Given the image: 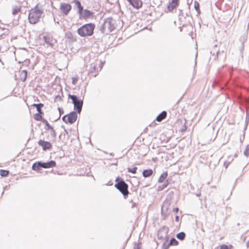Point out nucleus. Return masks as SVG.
<instances>
[{
  "instance_id": "f257e3e1",
  "label": "nucleus",
  "mask_w": 249,
  "mask_h": 249,
  "mask_svg": "<svg viewBox=\"0 0 249 249\" xmlns=\"http://www.w3.org/2000/svg\"><path fill=\"white\" fill-rule=\"evenodd\" d=\"M115 20L112 18H107L104 20V23L100 27V31L102 34H108L112 32L115 28Z\"/></svg>"
},
{
  "instance_id": "f03ea898",
  "label": "nucleus",
  "mask_w": 249,
  "mask_h": 249,
  "mask_svg": "<svg viewBox=\"0 0 249 249\" xmlns=\"http://www.w3.org/2000/svg\"><path fill=\"white\" fill-rule=\"evenodd\" d=\"M42 14L43 11L39 9L37 5H36L29 11L28 15L29 22L32 24L37 23L39 21Z\"/></svg>"
},
{
  "instance_id": "7ed1b4c3",
  "label": "nucleus",
  "mask_w": 249,
  "mask_h": 249,
  "mask_svg": "<svg viewBox=\"0 0 249 249\" xmlns=\"http://www.w3.org/2000/svg\"><path fill=\"white\" fill-rule=\"evenodd\" d=\"M95 27V25L94 23H87L77 29V33L82 37L91 36L93 34Z\"/></svg>"
},
{
  "instance_id": "20e7f679",
  "label": "nucleus",
  "mask_w": 249,
  "mask_h": 249,
  "mask_svg": "<svg viewBox=\"0 0 249 249\" xmlns=\"http://www.w3.org/2000/svg\"><path fill=\"white\" fill-rule=\"evenodd\" d=\"M116 183L115 184L114 186L118 189L123 195L124 199H126L129 192L128 190V185L125 183L124 180L119 177L116 179Z\"/></svg>"
},
{
  "instance_id": "39448f33",
  "label": "nucleus",
  "mask_w": 249,
  "mask_h": 249,
  "mask_svg": "<svg viewBox=\"0 0 249 249\" xmlns=\"http://www.w3.org/2000/svg\"><path fill=\"white\" fill-rule=\"evenodd\" d=\"M68 97L72 100V103L74 106V109L78 113L80 114L81 112L83 105V100L79 98L77 96L75 95L69 94Z\"/></svg>"
},
{
  "instance_id": "423d86ee",
  "label": "nucleus",
  "mask_w": 249,
  "mask_h": 249,
  "mask_svg": "<svg viewBox=\"0 0 249 249\" xmlns=\"http://www.w3.org/2000/svg\"><path fill=\"white\" fill-rule=\"evenodd\" d=\"M217 45H214L213 48L211 51V53L213 54L212 56L214 60H223L226 58V53L224 50L220 51L219 49L217 50Z\"/></svg>"
},
{
  "instance_id": "0eeeda50",
  "label": "nucleus",
  "mask_w": 249,
  "mask_h": 249,
  "mask_svg": "<svg viewBox=\"0 0 249 249\" xmlns=\"http://www.w3.org/2000/svg\"><path fill=\"white\" fill-rule=\"evenodd\" d=\"M77 112L74 111L71 112L70 113L64 115L62 117V120L66 124H73L77 118Z\"/></svg>"
},
{
  "instance_id": "6e6552de",
  "label": "nucleus",
  "mask_w": 249,
  "mask_h": 249,
  "mask_svg": "<svg viewBox=\"0 0 249 249\" xmlns=\"http://www.w3.org/2000/svg\"><path fill=\"white\" fill-rule=\"evenodd\" d=\"M169 231V229L167 226H163L161 228L158 232V238L159 239L162 240L164 239H168L167 234Z\"/></svg>"
},
{
  "instance_id": "1a4fd4ad",
  "label": "nucleus",
  "mask_w": 249,
  "mask_h": 249,
  "mask_svg": "<svg viewBox=\"0 0 249 249\" xmlns=\"http://www.w3.org/2000/svg\"><path fill=\"white\" fill-rule=\"evenodd\" d=\"M78 14L79 15V18L80 19H87L93 16L92 12L88 9H84V8Z\"/></svg>"
},
{
  "instance_id": "9d476101",
  "label": "nucleus",
  "mask_w": 249,
  "mask_h": 249,
  "mask_svg": "<svg viewBox=\"0 0 249 249\" xmlns=\"http://www.w3.org/2000/svg\"><path fill=\"white\" fill-rule=\"evenodd\" d=\"M170 205V200H166L163 203L161 207V214L165 218L169 214L168 211L169 207Z\"/></svg>"
},
{
  "instance_id": "9b49d317",
  "label": "nucleus",
  "mask_w": 249,
  "mask_h": 249,
  "mask_svg": "<svg viewBox=\"0 0 249 249\" xmlns=\"http://www.w3.org/2000/svg\"><path fill=\"white\" fill-rule=\"evenodd\" d=\"M60 9L64 15H68L71 9V6L69 3H62L60 4Z\"/></svg>"
},
{
  "instance_id": "f8f14e48",
  "label": "nucleus",
  "mask_w": 249,
  "mask_h": 249,
  "mask_svg": "<svg viewBox=\"0 0 249 249\" xmlns=\"http://www.w3.org/2000/svg\"><path fill=\"white\" fill-rule=\"evenodd\" d=\"M38 144L39 146H41L44 151L50 150L52 148L51 143L48 141L40 140L38 142Z\"/></svg>"
},
{
  "instance_id": "ddd939ff",
  "label": "nucleus",
  "mask_w": 249,
  "mask_h": 249,
  "mask_svg": "<svg viewBox=\"0 0 249 249\" xmlns=\"http://www.w3.org/2000/svg\"><path fill=\"white\" fill-rule=\"evenodd\" d=\"M40 161L41 166L42 168H50L56 166V162L55 161L52 160L47 162Z\"/></svg>"
},
{
  "instance_id": "4468645a",
  "label": "nucleus",
  "mask_w": 249,
  "mask_h": 249,
  "mask_svg": "<svg viewBox=\"0 0 249 249\" xmlns=\"http://www.w3.org/2000/svg\"><path fill=\"white\" fill-rule=\"evenodd\" d=\"M129 3L134 8L136 9L141 7L142 4V1L141 0H131Z\"/></svg>"
},
{
  "instance_id": "2eb2a0df",
  "label": "nucleus",
  "mask_w": 249,
  "mask_h": 249,
  "mask_svg": "<svg viewBox=\"0 0 249 249\" xmlns=\"http://www.w3.org/2000/svg\"><path fill=\"white\" fill-rule=\"evenodd\" d=\"M44 39L45 41V42L48 44L49 46L51 47L52 48L53 47L54 42L53 41V38H51L50 37L48 36H44Z\"/></svg>"
},
{
  "instance_id": "dca6fc26",
  "label": "nucleus",
  "mask_w": 249,
  "mask_h": 249,
  "mask_svg": "<svg viewBox=\"0 0 249 249\" xmlns=\"http://www.w3.org/2000/svg\"><path fill=\"white\" fill-rule=\"evenodd\" d=\"M178 0H172V1L169 4L167 8L171 11L176 8L178 4Z\"/></svg>"
},
{
  "instance_id": "f3484780",
  "label": "nucleus",
  "mask_w": 249,
  "mask_h": 249,
  "mask_svg": "<svg viewBox=\"0 0 249 249\" xmlns=\"http://www.w3.org/2000/svg\"><path fill=\"white\" fill-rule=\"evenodd\" d=\"M32 168L33 170L36 171H39L41 169L42 166H41L40 161H37L35 162L32 167Z\"/></svg>"
},
{
  "instance_id": "a211bd4d",
  "label": "nucleus",
  "mask_w": 249,
  "mask_h": 249,
  "mask_svg": "<svg viewBox=\"0 0 249 249\" xmlns=\"http://www.w3.org/2000/svg\"><path fill=\"white\" fill-rule=\"evenodd\" d=\"M153 171L152 169H145L142 172V176L144 178H148L152 175Z\"/></svg>"
},
{
  "instance_id": "6ab92c4d",
  "label": "nucleus",
  "mask_w": 249,
  "mask_h": 249,
  "mask_svg": "<svg viewBox=\"0 0 249 249\" xmlns=\"http://www.w3.org/2000/svg\"><path fill=\"white\" fill-rule=\"evenodd\" d=\"M167 115V112L166 111H162L156 118V120L158 122H161L164 119Z\"/></svg>"
},
{
  "instance_id": "aec40b11",
  "label": "nucleus",
  "mask_w": 249,
  "mask_h": 249,
  "mask_svg": "<svg viewBox=\"0 0 249 249\" xmlns=\"http://www.w3.org/2000/svg\"><path fill=\"white\" fill-rule=\"evenodd\" d=\"M72 2H74L77 8V13H79L80 11L83 10V6L82 5L80 1L79 0H73Z\"/></svg>"
},
{
  "instance_id": "412c9836",
  "label": "nucleus",
  "mask_w": 249,
  "mask_h": 249,
  "mask_svg": "<svg viewBox=\"0 0 249 249\" xmlns=\"http://www.w3.org/2000/svg\"><path fill=\"white\" fill-rule=\"evenodd\" d=\"M168 176V173L167 172H165L163 173L160 177L158 179V182L162 183L164 181L165 179L167 178Z\"/></svg>"
},
{
  "instance_id": "4be33fe9",
  "label": "nucleus",
  "mask_w": 249,
  "mask_h": 249,
  "mask_svg": "<svg viewBox=\"0 0 249 249\" xmlns=\"http://www.w3.org/2000/svg\"><path fill=\"white\" fill-rule=\"evenodd\" d=\"M96 66H97V63H93L90 65L89 72L90 73H92L94 72L97 71H98V69L96 70Z\"/></svg>"
},
{
  "instance_id": "5701e85b",
  "label": "nucleus",
  "mask_w": 249,
  "mask_h": 249,
  "mask_svg": "<svg viewBox=\"0 0 249 249\" xmlns=\"http://www.w3.org/2000/svg\"><path fill=\"white\" fill-rule=\"evenodd\" d=\"M66 36L68 38V39L71 41H75L76 40V37L74 36L73 34L70 32H69L66 34Z\"/></svg>"
},
{
  "instance_id": "b1692460",
  "label": "nucleus",
  "mask_w": 249,
  "mask_h": 249,
  "mask_svg": "<svg viewBox=\"0 0 249 249\" xmlns=\"http://www.w3.org/2000/svg\"><path fill=\"white\" fill-rule=\"evenodd\" d=\"M185 236H186V234L183 231H181V232L178 233L176 235L177 238L181 241L185 239Z\"/></svg>"
},
{
  "instance_id": "393cba45",
  "label": "nucleus",
  "mask_w": 249,
  "mask_h": 249,
  "mask_svg": "<svg viewBox=\"0 0 249 249\" xmlns=\"http://www.w3.org/2000/svg\"><path fill=\"white\" fill-rule=\"evenodd\" d=\"M27 71L26 70H23L20 74L21 80L23 82L25 81L27 76Z\"/></svg>"
},
{
  "instance_id": "a878e982",
  "label": "nucleus",
  "mask_w": 249,
  "mask_h": 249,
  "mask_svg": "<svg viewBox=\"0 0 249 249\" xmlns=\"http://www.w3.org/2000/svg\"><path fill=\"white\" fill-rule=\"evenodd\" d=\"M169 184V183L168 182V180L167 179V180H166V182L164 184H163L162 185H161L160 186H158V191H162L164 189H165L168 186Z\"/></svg>"
},
{
  "instance_id": "bb28decb",
  "label": "nucleus",
  "mask_w": 249,
  "mask_h": 249,
  "mask_svg": "<svg viewBox=\"0 0 249 249\" xmlns=\"http://www.w3.org/2000/svg\"><path fill=\"white\" fill-rule=\"evenodd\" d=\"M194 8L197 13V15H199L200 14V10L199 9V4L196 0H195L194 1Z\"/></svg>"
},
{
  "instance_id": "cd10ccee",
  "label": "nucleus",
  "mask_w": 249,
  "mask_h": 249,
  "mask_svg": "<svg viewBox=\"0 0 249 249\" xmlns=\"http://www.w3.org/2000/svg\"><path fill=\"white\" fill-rule=\"evenodd\" d=\"M9 174V171L6 170L0 169V175L2 177H5L8 176Z\"/></svg>"
},
{
  "instance_id": "c85d7f7f",
  "label": "nucleus",
  "mask_w": 249,
  "mask_h": 249,
  "mask_svg": "<svg viewBox=\"0 0 249 249\" xmlns=\"http://www.w3.org/2000/svg\"><path fill=\"white\" fill-rule=\"evenodd\" d=\"M178 244V242L175 238L173 237L171 238L169 242V245L170 246H177Z\"/></svg>"
},
{
  "instance_id": "c756f323",
  "label": "nucleus",
  "mask_w": 249,
  "mask_h": 249,
  "mask_svg": "<svg viewBox=\"0 0 249 249\" xmlns=\"http://www.w3.org/2000/svg\"><path fill=\"white\" fill-rule=\"evenodd\" d=\"M34 119L36 121H39L42 122L44 118H43L41 115H40V113H36L34 115Z\"/></svg>"
},
{
  "instance_id": "7c9ffc66",
  "label": "nucleus",
  "mask_w": 249,
  "mask_h": 249,
  "mask_svg": "<svg viewBox=\"0 0 249 249\" xmlns=\"http://www.w3.org/2000/svg\"><path fill=\"white\" fill-rule=\"evenodd\" d=\"M48 130H50V134L52 137L53 139H55L56 136V133L55 131L54 130L53 128V127H51V128H49Z\"/></svg>"
},
{
  "instance_id": "2f4dec72",
  "label": "nucleus",
  "mask_w": 249,
  "mask_h": 249,
  "mask_svg": "<svg viewBox=\"0 0 249 249\" xmlns=\"http://www.w3.org/2000/svg\"><path fill=\"white\" fill-rule=\"evenodd\" d=\"M168 239H166L165 242H164L162 246V249H168L169 247L170 246L169 245V243H167Z\"/></svg>"
},
{
  "instance_id": "473e14b6",
  "label": "nucleus",
  "mask_w": 249,
  "mask_h": 249,
  "mask_svg": "<svg viewBox=\"0 0 249 249\" xmlns=\"http://www.w3.org/2000/svg\"><path fill=\"white\" fill-rule=\"evenodd\" d=\"M21 11L20 7H17L13 9L12 13L13 15H16Z\"/></svg>"
},
{
  "instance_id": "72a5a7b5",
  "label": "nucleus",
  "mask_w": 249,
  "mask_h": 249,
  "mask_svg": "<svg viewBox=\"0 0 249 249\" xmlns=\"http://www.w3.org/2000/svg\"><path fill=\"white\" fill-rule=\"evenodd\" d=\"M137 170V167H134L132 168L128 167L127 168V171L129 173H133V174H135L136 173Z\"/></svg>"
},
{
  "instance_id": "f704fd0d",
  "label": "nucleus",
  "mask_w": 249,
  "mask_h": 249,
  "mask_svg": "<svg viewBox=\"0 0 249 249\" xmlns=\"http://www.w3.org/2000/svg\"><path fill=\"white\" fill-rule=\"evenodd\" d=\"M42 123H43L45 126L47 127L46 128V129H49V128H51V127H52L48 123V122L45 119H43V120L42 121Z\"/></svg>"
},
{
  "instance_id": "c9c22d12",
  "label": "nucleus",
  "mask_w": 249,
  "mask_h": 249,
  "mask_svg": "<svg viewBox=\"0 0 249 249\" xmlns=\"http://www.w3.org/2000/svg\"><path fill=\"white\" fill-rule=\"evenodd\" d=\"M244 155L248 157L249 156V145H247L244 152Z\"/></svg>"
},
{
  "instance_id": "e433bc0d",
  "label": "nucleus",
  "mask_w": 249,
  "mask_h": 249,
  "mask_svg": "<svg viewBox=\"0 0 249 249\" xmlns=\"http://www.w3.org/2000/svg\"><path fill=\"white\" fill-rule=\"evenodd\" d=\"M37 107H36V110L39 111L41 110V108L44 106V105L42 103H39L37 104Z\"/></svg>"
},
{
  "instance_id": "4c0bfd02",
  "label": "nucleus",
  "mask_w": 249,
  "mask_h": 249,
  "mask_svg": "<svg viewBox=\"0 0 249 249\" xmlns=\"http://www.w3.org/2000/svg\"><path fill=\"white\" fill-rule=\"evenodd\" d=\"M78 80V78L77 77H72V83L73 85H75Z\"/></svg>"
},
{
  "instance_id": "58836bf2",
  "label": "nucleus",
  "mask_w": 249,
  "mask_h": 249,
  "mask_svg": "<svg viewBox=\"0 0 249 249\" xmlns=\"http://www.w3.org/2000/svg\"><path fill=\"white\" fill-rule=\"evenodd\" d=\"M249 120V112H248V111H247V112H246V125L248 124Z\"/></svg>"
},
{
  "instance_id": "ea45409f",
  "label": "nucleus",
  "mask_w": 249,
  "mask_h": 249,
  "mask_svg": "<svg viewBox=\"0 0 249 249\" xmlns=\"http://www.w3.org/2000/svg\"><path fill=\"white\" fill-rule=\"evenodd\" d=\"M173 195H174L173 191H170L168 194V197H169L170 198V199L171 200L173 197Z\"/></svg>"
},
{
  "instance_id": "a19ab883",
  "label": "nucleus",
  "mask_w": 249,
  "mask_h": 249,
  "mask_svg": "<svg viewBox=\"0 0 249 249\" xmlns=\"http://www.w3.org/2000/svg\"><path fill=\"white\" fill-rule=\"evenodd\" d=\"M141 243H138L137 245H136L134 249H141Z\"/></svg>"
},
{
  "instance_id": "79ce46f5",
  "label": "nucleus",
  "mask_w": 249,
  "mask_h": 249,
  "mask_svg": "<svg viewBox=\"0 0 249 249\" xmlns=\"http://www.w3.org/2000/svg\"><path fill=\"white\" fill-rule=\"evenodd\" d=\"M62 100V98L59 95L56 96L55 98V101H60Z\"/></svg>"
},
{
  "instance_id": "37998d69",
  "label": "nucleus",
  "mask_w": 249,
  "mask_h": 249,
  "mask_svg": "<svg viewBox=\"0 0 249 249\" xmlns=\"http://www.w3.org/2000/svg\"><path fill=\"white\" fill-rule=\"evenodd\" d=\"M187 128V127L186 125H185V124H184V125H183L181 129V131L184 132L186 130Z\"/></svg>"
},
{
  "instance_id": "c03bdc74",
  "label": "nucleus",
  "mask_w": 249,
  "mask_h": 249,
  "mask_svg": "<svg viewBox=\"0 0 249 249\" xmlns=\"http://www.w3.org/2000/svg\"><path fill=\"white\" fill-rule=\"evenodd\" d=\"M220 249H228V246L226 245H222L220 246Z\"/></svg>"
},
{
  "instance_id": "a18cd8bd",
  "label": "nucleus",
  "mask_w": 249,
  "mask_h": 249,
  "mask_svg": "<svg viewBox=\"0 0 249 249\" xmlns=\"http://www.w3.org/2000/svg\"><path fill=\"white\" fill-rule=\"evenodd\" d=\"M61 127L64 128V132H65V134H67L68 135V131L64 127V125H62L61 126Z\"/></svg>"
},
{
  "instance_id": "49530a36",
  "label": "nucleus",
  "mask_w": 249,
  "mask_h": 249,
  "mask_svg": "<svg viewBox=\"0 0 249 249\" xmlns=\"http://www.w3.org/2000/svg\"><path fill=\"white\" fill-rule=\"evenodd\" d=\"M178 211H179V209L177 207L173 209V211L176 213H178Z\"/></svg>"
},
{
  "instance_id": "de8ad7c7",
  "label": "nucleus",
  "mask_w": 249,
  "mask_h": 249,
  "mask_svg": "<svg viewBox=\"0 0 249 249\" xmlns=\"http://www.w3.org/2000/svg\"><path fill=\"white\" fill-rule=\"evenodd\" d=\"M179 219V217L178 215H176L175 216V221L177 222H178Z\"/></svg>"
},
{
  "instance_id": "09e8293b",
  "label": "nucleus",
  "mask_w": 249,
  "mask_h": 249,
  "mask_svg": "<svg viewBox=\"0 0 249 249\" xmlns=\"http://www.w3.org/2000/svg\"><path fill=\"white\" fill-rule=\"evenodd\" d=\"M38 113V114H39V113H40V115H41V116H42V115H43V114H44V113H43V112L42 111V110H40V111H38V113Z\"/></svg>"
},
{
  "instance_id": "8fccbe9b",
  "label": "nucleus",
  "mask_w": 249,
  "mask_h": 249,
  "mask_svg": "<svg viewBox=\"0 0 249 249\" xmlns=\"http://www.w3.org/2000/svg\"><path fill=\"white\" fill-rule=\"evenodd\" d=\"M58 110L59 111L60 114H61V113L63 112V109L62 108H61L60 107H58Z\"/></svg>"
},
{
  "instance_id": "3c124183",
  "label": "nucleus",
  "mask_w": 249,
  "mask_h": 249,
  "mask_svg": "<svg viewBox=\"0 0 249 249\" xmlns=\"http://www.w3.org/2000/svg\"><path fill=\"white\" fill-rule=\"evenodd\" d=\"M106 185L110 186L112 185V183L111 181H109Z\"/></svg>"
},
{
  "instance_id": "603ef678",
  "label": "nucleus",
  "mask_w": 249,
  "mask_h": 249,
  "mask_svg": "<svg viewBox=\"0 0 249 249\" xmlns=\"http://www.w3.org/2000/svg\"><path fill=\"white\" fill-rule=\"evenodd\" d=\"M37 104H33V105H32V106H33V107H37Z\"/></svg>"
},
{
  "instance_id": "864d4df0",
  "label": "nucleus",
  "mask_w": 249,
  "mask_h": 249,
  "mask_svg": "<svg viewBox=\"0 0 249 249\" xmlns=\"http://www.w3.org/2000/svg\"><path fill=\"white\" fill-rule=\"evenodd\" d=\"M110 155L111 156H114V154L112 153H110Z\"/></svg>"
},
{
  "instance_id": "5fc2aeb1",
  "label": "nucleus",
  "mask_w": 249,
  "mask_h": 249,
  "mask_svg": "<svg viewBox=\"0 0 249 249\" xmlns=\"http://www.w3.org/2000/svg\"><path fill=\"white\" fill-rule=\"evenodd\" d=\"M102 69V65L101 64L100 65V69H99V71H100Z\"/></svg>"
},
{
  "instance_id": "6e6d98bb",
  "label": "nucleus",
  "mask_w": 249,
  "mask_h": 249,
  "mask_svg": "<svg viewBox=\"0 0 249 249\" xmlns=\"http://www.w3.org/2000/svg\"><path fill=\"white\" fill-rule=\"evenodd\" d=\"M0 62L2 64H3V62H2V61H1V59H0Z\"/></svg>"
},
{
  "instance_id": "4d7b16f0",
  "label": "nucleus",
  "mask_w": 249,
  "mask_h": 249,
  "mask_svg": "<svg viewBox=\"0 0 249 249\" xmlns=\"http://www.w3.org/2000/svg\"><path fill=\"white\" fill-rule=\"evenodd\" d=\"M248 246L249 247V241L248 242Z\"/></svg>"
},
{
  "instance_id": "13d9d810",
  "label": "nucleus",
  "mask_w": 249,
  "mask_h": 249,
  "mask_svg": "<svg viewBox=\"0 0 249 249\" xmlns=\"http://www.w3.org/2000/svg\"><path fill=\"white\" fill-rule=\"evenodd\" d=\"M127 0V1L129 2H129H130V1H131V0Z\"/></svg>"
},
{
  "instance_id": "bf43d9fd",
  "label": "nucleus",
  "mask_w": 249,
  "mask_h": 249,
  "mask_svg": "<svg viewBox=\"0 0 249 249\" xmlns=\"http://www.w3.org/2000/svg\"><path fill=\"white\" fill-rule=\"evenodd\" d=\"M97 75V74L94 75V77H95Z\"/></svg>"
}]
</instances>
